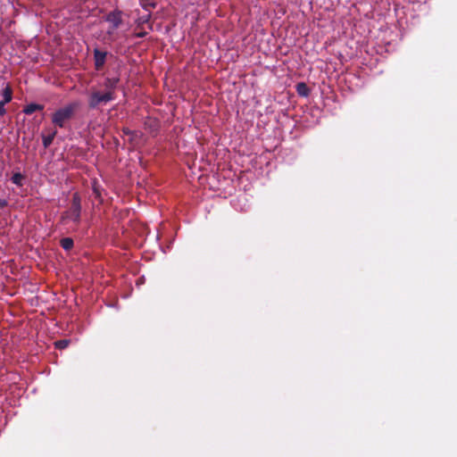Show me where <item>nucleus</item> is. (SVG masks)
<instances>
[{
    "instance_id": "obj_1",
    "label": "nucleus",
    "mask_w": 457,
    "mask_h": 457,
    "mask_svg": "<svg viewBox=\"0 0 457 457\" xmlns=\"http://www.w3.org/2000/svg\"><path fill=\"white\" fill-rule=\"evenodd\" d=\"M81 197L78 192L72 195L71 206L68 210L61 214V221L65 223L67 220H71L76 225L80 223L81 220Z\"/></svg>"
},
{
    "instance_id": "obj_2",
    "label": "nucleus",
    "mask_w": 457,
    "mask_h": 457,
    "mask_svg": "<svg viewBox=\"0 0 457 457\" xmlns=\"http://www.w3.org/2000/svg\"><path fill=\"white\" fill-rule=\"evenodd\" d=\"M78 107L79 104L73 102L58 109L52 115V122L59 128H64L66 122L73 117Z\"/></svg>"
},
{
    "instance_id": "obj_3",
    "label": "nucleus",
    "mask_w": 457,
    "mask_h": 457,
    "mask_svg": "<svg viewBox=\"0 0 457 457\" xmlns=\"http://www.w3.org/2000/svg\"><path fill=\"white\" fill-rule=\"evenodd\" d=\"M114 99L110 95L105 94L102 89L92 87L87 98V105L91 110L98 109L101 105H105Z\"/></svg>"
},
{
    "instance_id": "obj_4",
    "label": "nucleus",
    "mask_w": 457,
    "mask_h": 457,
    "mask_svg": "<svg viewBox=\"0 0 457 457\" xmlns=\"http://www.w3.org/2000/svg\"><path fill=\"white\" fill-rule=\"evenodd\" d=\"M120 82V78L118 77H106L102 83L98 84L97 89H102L107 95H110L113 99L116 98V88Z\"/></svg>"
},
{
    "instance_id": "obj_5",
    "label": "nucleus",
    "mask_w": 457,
    "mask_h": 457,
    "mask_svg": "<svg viewBox=\"0 0 457 457\" xmlns=\"http://www.w3.org/2000/svg\"><path fill=\"white\" fill-rule=\"evenodd\" d=\"M105 21L112 24L111 29L108 31V33H112L122 24V12L115 9L106 15Z\"/></svg>"
},
{
    "instance_id": "obj_6",
    "label": "nucleus",
    "mask_w": 457,
    "mask_h": 457,
    "mask_svg": "<svg viewBox=\"0 0 457 457\" xmlns=\"http://www.w3.org/2000/svg\"><path fill=\"white\" fill-rule=\"evenodd\" d=\"M107 56V52L101 51L98 48L94 49V61H95V69L96 71H101L105 63Z\"/></svg>"
},
{
    "instance_id": "obj_7",
    "label": "nucleus",
    "mask_w": 457,
    "mask_h": 457,
    "mask_svg": "<svg viewBox=\"0 0 457 457\" xmlns=\"http://www.w3.org/2000/svg\"><path fill=\"white\" fill-rule=\"evenodd\" d=\"M56 134L57 130L54 129L51 130L48 135H42V142L45 148H48L52 145Z\"/></svg>"
},
{
    "instance_id": "obj_8",
    "label": "nucleus",
    "mask_w": 457,
    "mask_h": 457,
    "mask_svg": "<svg viewBox=\"0 0 457 457\" xmlns=\"http://www.w3.org/2000/svg\"><path fill=\"white\" fill-rule=\"evenodd\" d=\"M3 100L4 104H8L12 99V88L10 84H7L2 91Z\"/></svg>"
},
{
    "instance_id": "obj_9",
    "label": "nucleus",
    "mask_w": 457,
    "mask_h": 457,
    "mask_svg": "<svg viewBox=\"0 0 457 457\" xmlns=\"http://www.w3.org/2000/svg\"><path fill=\"white\" fill-rule=\"evenodd\" d=\"M44 106L41 105V104H28L27 106H25L24 110H23V112L27 115H30L32 114L33 112H37V111H41L43 110Z\"/></svg>"
},
{
    "instance_id": "obj_10",
    "label": "nucleus",
    "mask_w": 457,
    "mask_h": 457,
    "mask_svg": "<svg viewBox=\"0 0 457 457\" xmlns=\"http://www.w3.org/2000/svg\"><path fill=\"white\" fill-rule=\"evenodd\" d=\"M296 91L299 96H307L310 93V90L305 83L300 82L296 85Z\"/></svg>"
},
{
    "instance_id": "obj_11",
    "label": "nucleus",
    "mask_w": 457,
    "mask_h": 457,
    "mask_svg": "<svg viewBox=\"0 0 457 457\" xmlns=\"http://www.w3.org/2000/svg\"><path fill=\"white\" fill-rule=\"evenodd\" d=\"M60 245L64 250L69 251V250L72 249V247L74 245V242H73V239L71 237H64V238L61 239Z\"/></svg>"
},
{
    "instance_id": "obj_12",
    "label": "nucleus",
    "mask_w": 457,
    "mask_h": 457,
    "mask_svg": "<svg viewBox=\"0 0 457 457\" xmlns=\"http://www.w3.org/2000/svg\"><path fill=\"white\" fill-rule=\"evenodd\" d=\"M155 0H142L141 6L145 10L154 9L156 7Z\"/></svg>"
},
{
    "instance_id": "obj_13",
    "label": "nucleus",
    "mask_w": 457,
    "mask_h": 457,
    "mask_svg": "<svg viewBox=\"0 0 457 457\" xmlns=\"http://www.w3.org/2000/svg\"><path fill=\"white\" fill-rule=\"evenodd\" d=\"M70 345V340L68 339H61L54 342V346L56 349L62 350L68 347Z\"/></svg>"
},
{
    "instance_id": "obj_14",
    "label": "nucleus",
    "mask_w": 457,
    "mask_h": 457,
    "mask_svg": "<svg viewBox=\"0 0 457 457\" xmlns=\"http://www.w3.org/2000/svg\"><path fill=\"white\" fill-rule=\"evenodd\" d=\"M23 175L20 172L14 173L11 179L12 182L17 186H21Z\"/></svg>"
},
{
    "instance_id": "obj_15",
    "label": "nucleus",
    "mask_w": 457,
    "mask_h": 457,
    "mask_svg": "<svg viewBox=\"0 0 457 457\" xmlns=\"http://www.w3.org/2000/svg\"><path fill=\"white\" fill-rule=\"evenodd\" d=\"M5 104H4V102L0 101V117L4 116L5 114V112H6V110L4 108Z\"/></svg>"
},
{
    "instance_id": "obj_16",
    "label": "nucleus",
    "mask_w": 457,
    "mask_h": 457,
    "mask_svg": "<svg viewBox=\"0 0 457 457\" xmlns=\"http://www.w3.org/2000/svg\"><path fill=\"white\" fill-rule=\"evenodd\" d=\"M122 132L124 135H127V136H134L135 135V131L130 130L129 128H123Z\"/></svg>"
},
{
    "instance_id": "obj_17",
    "label": "nucleus",
    "mask_w": 457,
    "mask_h": 457,
    "mask_svg": "<svg viewBox=\"0 0 457 457\" xmlns=\"http://www.w3.org/2000/svg\"><path fill=\"white\" fill-rule=\"evenodd\" d=\"M8 204L5 199H0V208H4Z\"/></svg>"
},
{
    "instance_id": "obj_18",
    "label": "nucleus",
    "mask_w": 457,
    "mask_h": 457,
    "mask_svg": "<svg viewBox=\"0 0 457 457\" xmlns=\"http://www.w3.org/2000/svg\"><path fill=\"white\" fill-rule=\"evenodd\" d=\"M146 35V32H139L136 34L137 37H144Z\"/></svg>"
}]
</instances>
